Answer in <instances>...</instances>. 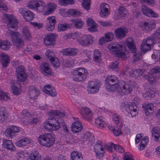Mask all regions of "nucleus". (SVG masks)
I'll return each mask as SVG.
<instances>
[{"instance_id": "f257e3e1", "label": "nucleus", "mask_w": 160, "mask_h": 160, "mask_svg": "<svg viewBox=\"0 0 160 160\" xmlns=\"http://www.w3.org/2000/svg\"><path fill=\"white\" fill-rule=\"evenodd\" d=\"M3 17L4 22H8L7 27L10 31L9 34L12 42L18 48H22L24 46V44L21 38V35L18 32L12 31L13 29H17L18 28L17 20L11 14H3Z\"/></svg>"}, {"instance_id": "f03ea898", "label": "nucleus", "mask_w": 160, "mask_h": 160, "mask_svg": "<svg viewBox=\"0 0 160 160\" xmlns=\"http://www.w3.org/2000/svg\"><path fill=\"white\" fill-rule=\"evenodd\" d=\"M120 81L115 75L108 76L105 80L106 82L105 85L106 89L109 92L116 91Z\"/></svg>"}, {"instance_id": "7ed1b4c3", "label": "nucleus", "mask_w": 160, "mask_h": 160, "mask_svg": "<svg viewBox=\"0 0 160 160\" xmlns=\"http://www.w3.org/2000/svg\"><path fill=\"white\" fill-rule=\"evenodd\" d=\"M39 143L41 145L49 147L52 146L55 142L54 135L51 133L42 134L38 138Z\"/></svg>"}, {"instance_id": "20e7f679", "label": "nucleus", "mask_w": 160, "mask_h": 160, "mask_svg": "<svg viewBox=\"0 0 160 160\" xmlns=\"http://www.w3.org/2000/svg\"><path fill=\"white\" fill-rule=\"evenodd\" d=\"M108 48L112 54L119 58L125 60L127 58L126 54L127 51H123L122 46L117 43L112 44L108 45Z\"/></svg>"}, {"instance_id": "39448f33", "label": "nucleus", "mask_w": 160, "mask_h": 160, "mask_svg": "<svg viewBox=\"0 0 160 160\" xmlns=\"http://www.w3.org/2000/svg\"><path fill=\"white\" fill-rule=\"evenodd\" d=\"M27 5L29 9L34 10L38 12H43L46 8L44 2L41 0L31 1L28 2Z\"/></svg>"}, {"instance_id": "423d86ee", "label": "nucleus", "mask_w": 160, "mask_h": 160, "mask_svg": "<svg viewBox=\"0 0 160 160\" xmlns=\"http://www.w3.org/2000/svg\"><path fill=\"white\" fill-rule=\"evenodd\" d=\"M72 74L75 77L73 80L76 82H81L85 79L88 74L87 71L85 68H77L73 71Z\"/></svg>"}, {"instance_id": "0eeeda50", "label": "nucleus", "mask_w": 160, "mask_h": 160, "mask_svg": "<svg viewBox=\"0 0 160 160\" xmlns=\"http://www.w3.org/2000/svg\"><path fill=\"white\" fill-rule=\"evenodd\" d=\"M57 118L50 117L45 121L43 126L45 129L48 131L52 132L59 129V124Z\"/></svg>"}, {"instance_id": "6e6552de", "label": "nucleus", "mask_w": 160, "mask_h": 160, "mask_svg": "<svg viewBox=\"0 0 160 160\" xmlns=\"http://www.w3.org/2000/svg\"><path fill=\"white\" fill-rule=\"evenodd\" d=\"M133 89L132 86L123 80H121L119 83L117 91L121 95L127 94L131 93Z\"/></svg>"}, {"instance_id": "1a4fd4ad", "label": "nucleus", "mask_w": 160, "mask_h": 160, "mask_svg": "<svg viewBox=\"0 0 160 160\" xmlns=\"http://www.w3.org/2000/svg\"><path fill=\"white\" fill-rule=\"evenodd\" d=\"M154 43V40L151 36L148 37L142 41L140 48L141 51L145 53L147 51L150 50Z\"/></svg>"}, {"instance_id": "9d476101", "label": "nucleus", "mask_w": 160, "mask_h": 160, "mask_svg": "<svg viewBox=\"0 0 160 160\" xmlns=\"http://www.w3.org/2000/svg\"><path fill=\"white\" fill-rule=\"evenodd\" d=\"M100 87V83L98 80L90 81L87 86V90L89 93H95L98 92Z\"/></svg>"}, {"instance_id": "9b49d317", "label": "nucleus", "mask_w": 160, "mask_h": 160, "mask_svg": "<svg viewBox=\"0 0 160 160\" xmlns=\"http://www.w3.org/2000/svg\"><path fill=\"white\" fill-rule=\"evenodd\" d=\"M20 128L15 126H12L7 128L5 132V136L8 138L15 137L17 133L20 131Z\"/></svg>"}, {"instance_id": "f8f14e48", "label": "nucleus", "mask_w": 160, "mask_h": 160, "mask_svg": "<svg viewBox=\"0 0 160 160\" xmlns=\"http://www.w3.org/2000/svg\"><path fill=\"white\" fill-rule=\"evenodd\" d=\"M78 43L82 46H87L90 45L93 42V37L91 35L82 36L79 39H78Z\"/></svg>"}, {"instance_id": "ddd939ff", "label": "nucleus", "mask_w": 160, "mask_h": 160, "mask_svg": "<svg viewBox=\"0 0 160 160\" xmlns=\"http://www.w3.org/2000/svg\"><path fill=\"white\" fill-rule=\"evenodd\" d=\"M18 11L23 16L26 21L32 20L34 18V14L31 11L27 10L23 8H20Z\"/></svg>"}, {"instance_id": "4468645a", "label": "nucleus", "mask_w": 160, "mask_h": 160, "mask_svg": "<svg viewBox=\"0 0 160 160\" xmlns=\"http://www.w3.org/2000/svg\"><path fill=\"white\" fill-rule=\"evenodd\" d=\"M142 29L145 32H148L154 29L156 27V23L154 21L141 22L140 25Z\"/></svg>"}, {"instance_id": "2eb2a0df", "label": "nucleus", "mask_w": 160, "mask_h": 160, "mask_svg": "<svg viewBox=\"0 0 160 160\" xmlns=\"http://www.w3.org/2000/svg\"><path fill=\"white\" fill-rule=\"evenodd\" d=\"M108 4L105 3H102L100 6V16L102 18L107 17L110 14V11L108 10Z\"/></svg>"}, {"instance_id": "dca6fc26", "label": "nucleus", "mask_w": 160, "mask_h": 160, "mask_svg": "<svg viewBox=\"0 0 160 160\" xmlns=\"http://www.w3.org/2000/svg\"><path fill=\"white\" fill-rule=\"evenodd\" d=\"M81 114L83 119L90 120L92 117V113L88 108L83 107L81 108Z\"/></svg>"}, {"instance_id": "f3484780", "label": "nucleus", "mask_w": 160, "mask_h": 160, "mask_svg": "<svg viewBox=\"0 0 160 160\" xmlns=\"http://www.w3.org/2000/svg\"><path fill=\"white\" fill-rule=\"evenodd\" d=\"M56 21L54 17H48L47 20L45 28L48 31H52L55 28Z\"/></svg>"}, {"instance_id": "a211bd4d", "label": "nucleus", "mask_w": 160, "mask_h": 160, "mask_svg": "<svg viewBox=\"0 0 160 160\" xmlns=\"http://www.w3.org/2000/svg\"><path fill=\"white\" fill-rule=\"evenodd\" d=\"M41 72L46 76L52 74V71L50 66L47 63L42 62L40 65Z\"/></svg>"}, {"instance_id": "6ab92c4d", "label": "nucleus", "mask_w": 160, "mask_h": 160, "mask_svg": "<svg viewBox=\"0 0 160 160\" xmlns=\"http://www.w3.org/2000/svg\"><path fill=\"white\" fill-rule=\"evenodd\" d=\"M127 29L125 28H120L116 29L114 31L115 35L118 38L121 39L127 35Z\"/></svg>"}, {"instance_id": "aec40b11", "label": "nucleus", "mask_w": 160, "mask_h": 160, "mask_svg": "<svg viewBox=\"0 0 160 160\" xmlns=\"http://www.w3.org/2000/svg\"><path fill=\"white\" fill-rule=\"evenodd\" d=\"M82 140L84 141H88L90 144H93L95 142L94 137L93 134L89 132H87L84 135L83 139L78 140L77 139V140L76 141L78 142Z\"/></svg>"}, {"instance_id": "412c9836", "label": "nucleus", "mask_w": 160, "mask_h": 160, "mask_svg": "<svg viewBox=\"0 0 160 160\" xmlns=\"http://www.w3.org/2000/svg\"><path fill=\"white\" fill-rule=\"evenodd\" d=\"M76 121L73 122L72 125V130L74 133H77L81 131L82 129V126L79 119L76 118Z\"/></svg>"}, {"instance_id": "4be33fe9", "label": "nucleus", "mask_w": 160, "mask_h": 160, "mask_svg": "<svg viewBox=\"0 0 160 160\" xmlns=\"http://www.w3.org/2000/svg\"><path fill=\"white\" fill-rule=\"evenodd\" d=\"M114 38V35L112 32H108L105 34V37L99 39V43L100 45H102L106 42L112 40Z\"/></svg>"}, {"instance_id": "5701e85b", "label": "nucleus", "mask_w": 160, "mask_h": 160, "mask_svg": "<svg viewBox=\"0 0 160 160\" xmlns=\"http://www.w3.org/2000/svg\"><path fill=\"white\" fill-rule=\"evenodd\" d=\"M43 90L44 93L49 95L52 97H55L57 95V92L54 88L49 85H46L43 87Z\"/></svg>"}, {"instance_id": "b1692460", "label": "nucleus", "mask_w": 160, "mask_h": 160, "mask_svg": "<svg viewBox=\"0 0 160 160\" xmlns=\"http://www.w3.org/2000/svg\"><path fill=\"white\" fill-rule=\"evenodd\" d=\"M56 34L50 33L46 36L44 38V42L47 46L52 45L55 43V37Z\"/></svg>"}, {"instance_id": "393cba45", "label": "nucleus", "mask_w": 160, "mask_h": 160, "mask_svg": "<svg viewBox=\"0 0 160 160\" xmlns=\"http://www.w3.org/2000/svg\"><path fill=\"white\" fill-rule=\"evenodd\" d=\"M151 132L154 140L157 142H160V128L157 127H154Z\"/></svg>"}, {"instance_id": "a878e982", "label": "nucleus", "mask_w": 160, "mask_h": 160, "mask_svg": "<svg viewBox=\"0 0 160 160\" xmlns=\"http://www.w3.org/2000/svg\"><path fill=\"white\" fill-rule=\"evenodd\" d=\"M121 108L122 111L125 113L126 112L129 113L132 111H134V110H136V109L134 108L132 105H130L127 102L122 103L121 105Z\"/></svg>"}, {"instance_id": "bb28decb", "label": "nucleus", "mask_w": 160, "mask_h": 160, "mask_svg": "<svg viewBox=\"0 0 160 160\" xmlns=\"http://www.w3.org/2000/svg\"><path fill=\"white\" fill-rule=\"evenodd\" d=\"M0 60L1 63L3 68L7 67L9 63V58L8 56L2 53L0 54Z\"/></svg>"}, {"instance_id": "cd10ccee", "label": "nucleus", "mask_w": 160, "mask_h": 160, "mask_svg": "<svg viewBox=\"0 0 160 160\" xmlns=\"http://www.w3.org/2000/svg\"><path fill=\"white\" fill-rule=\"evenodd\" d=\"M100 141L97 142L94 146V150L97 156L102 157L104 153L103 149L100 143Z\"/></svg>"}, {"instance_id": "c85d7f7f", "label": "nucleus", "mask_w": 160, "mask_h": 160, "mask_svg": "<svg viewBox=\"0 0 160 160\" xmlns=\"http://www.w3.org/2000/svg\"><path fill=\"white\" fill-rule=\"evenodd\" d=\"M2 145L6 148L11 151H13L15 150V148L11 140L6 139H3Z\"/></svg>"}, {"instance_id": "c756f323", "label": "nucleus", "mask_w": 160, "mask_h": 160, "mask_svg": "<svg viewBox=\"0 0 160 160\" xmlns=\"http://www.w3.org/2000/svg\"><path fill=\"white\" fill-rule=\"evenodd\" d=\"M78 50L74 48H66L62 50V52L64 55L72 56L76 55Z\"/></svg>"}, {"instance_id": "7c9ffc66", "label": "nucleus", "mask_w": 160, "mask_h": 160, "mask_svg": "<svg viewBox=\"0 0 160 160\" xmlns=\"http://www.w3.org/2000/svg\"><path fill=\"white\" fill-rule=\"evenodd\" d=\"M29 91L30 95L32 98L36 99L39 95V91L34 86L30 87Z\"/></svg>"}, {"instance_id": "2f4dec72", "label": "nucleus", "mask_w": 160, "mask_h": 160, "mask_svg": "<svg viewBox=\"0 0 160 160\" xmlns=\"http://www.w3.org/2000/svg\"><path fill=\"white\" fill-rule=\"evenodd\" d=\"M127 45L132 53H135L136 51V46L131 38H128L126 41Z\"/></svg>"}, {"instance_id": "473e14b6", "label": "nucleus", "mask_w": 160, "mask_h": 160, "mask_svg": "<svg viewBox=\"0 0 160 160\" xmlns=\"http://www.w3.org/2000/svg\"><path fill=\"white\" fill-rule=\"evenodd\" d=\"M32 141V140L27 138L21 139L18 141L16 143V145L18 147H20L24 146L27 144L31 143Z\"/></svg>"}, {"instance_id": "72a5a7b5", "label": "nucleus", "mask_w": 160, "mask_h": 160, "mask_svg": "<svg viewBox=\"0 0 160 160\" xmlns=\"http://www.w3.org/2000/svg\"><path fill=\"white\" fill-rule=\"evenodd\" d=\"M41 156L38 152L35 151L29 154L27 160H41Z\"/></svg>"}, {"instance_id": "f704fd0d", "label": "nucleus", "mask_w": 160, "mask_h": 160, "mask_svg": "<svg viewBox=\"0 0 160 160\" xmlns=\"http://www.w3.org/2000/svg\"><path fill=\"white\" fill-rule=\"evenodd\" d=\"M70 21L74 25V27L77 29L81 28L83 25L82 21L79 19H72Z\"/></svg>"}, {"instance_id": "c9c22d12", "label": "nucleus", "mask_w": 160, "mask_h": 160, "mask_svg": "<svg viewBox=\"0 0 160 160\" xmlns=\"http://www.w3.org/2000/svg\"><path fill=\"white\" fill-rule=\"evenodd\" d=\"M71 160H82V154L77 151H73L71 154Z\"/></svg>"}, {"instance_id": "e433bc0d", "label": "nucleus", "mask_w": 160, "mask_h": 160, "mask_svg": "<svg viewBox=\"0 0 160 160\" xmlns=\"http://www.w3.org/2000/svg\"><path fill=\"white\" fill-rule=\"evenodd\" d=\"M95 123L96 126L101 129L104 127L105 122L102 117H99L95 119Z\"/></svg>"}, {"instance_id": "4c0bfd02", "label": "nucleus", "mask_w": 160, "mask_h": 160, "mask_svg": "<svg viewBox=\"0 0 160 160\" xmlns=\"http://www.w3.org/2000/svg\"><path fill=\"white\" fill-rule=\"evenodd\" d=\"M7 117L5 108L3 107H0V123L4 121Z\"/></svg>"}, {"instance_id": "58836bf2", "label": "nucleus", "mask_w": 160, "mask_h": 160, "mask_svg": "<svg viewBox=\"0 0 160 160\" xmlns=\"http://www.w3.org/2000/svg\"><path fill=\"white\" fill-rule=\"evenodd\" d=\"M11 46L10 42L7 40L2 41L0 40V48L2 49L7 50L9 49Z\"/></svg>"}, {"instance_id": "ea45409f", "label": "nucleus", "mask_w": 160, "mask_h": 160, "mask_svg": "<svg viewBox=\"0 0 160 160\" xmlns=\"http://www.w3.org/2000/svg\"><path fill=\"white\" fill-rule=\"evenodd\" d=\"M72 26V24L67 23L59 24L58 26V30L59 31H63L71 28Z\"/></svg>"}, {"instance_id": "a19ab883", "label": "nucleus", "mask_w": 160, "mask_h": 160, "mask_svg": "<svg viewBox=\"0 0 160 160\" xmlns=\"http://www.w3.org/2000/svg\"><path fill=\"white\" fill-rule=\"evenodd\" d=\"M142 70L141 69H136L134 70H132L130 72V75L135 78H138L142 75Z\"/></svg>"}, {"instance_id": "79ce46f5", "label": "nucleus", "mask_w": 160, "mask_h": 160, "mask_svg": "<svg viewBox=\"0 0 160 160\" xmlns=\"http://www.w3.org/2000/svg\"><path fill=\"white\" fill-rule=\"evenodd\" d=\"M57 7V5L54 3L49 2L48 5V10L45 12V14L48 15L54 12Z\"/></svg>"}, {"instance_id": "37998d69", "label": "nucleus", "mask_w": 160, "mask_h": 160, "mask_svg": "<svg viewBox=\"0 0 160 160\" xmlns=\"http://www.w3.org/2000/svg\"><path fill=\"white\" fill-rule=\"evenodd\" d=\"M101 52L98 50H95L94 51V60L96 62H99L101 61Z\"/></svg>"}, {"instance_id": "c03bdc74", "label": "nucleus", "mask_w": 160, "mask_h": 160, "mask_svg": "<svg viewBox=\"0 0 160 160\" xmlns=\"http://www.w3.org/2000/svg\"><path fill=\"white\" fill-rule=\"evenodd\" d=\"M22 34L28 39H30L31 37L28 27H24L22 28Z\"/></svg>"}, {"instance_id": "a18cd8bd", "label": "nucleus", "mask_w": 160, "mask_h": 160, "mask_svg": "<svg viewBox=\"0 0 160 160\" xmlns=\"http://www.w3.org/2000/svg\"><path fill=\"white\" fill-rule=\"evenodd\" d=\"M151 36L154 40V43L156 42L157 41L160 42V30L156 31Z\"/></svg>"}, {"instance_id": "49530a36", "label": "nucleus", "mask_w": 160, "mask_h": 160, "mask_svg": "<svg viewBox=\"0 0 160 160\" xmlns=\"http://www.w3.org/2000/svg\"><path fill=\"white\" fill-rule=\"evenodd\" d=\"M16 75L18 81L24 82L27 79L28 76L26 73L17 74Z\"/></svg>"}, {"instance_id": "de8ad7c7", "label": "nucleus", "mask_w": 160, "mask_h": 160, "mask_svg": "<svg viewBox=\"0 0 160 160\" xmlns=\"http://www.w3.org/2000/svg\"><path fill=\"white\" fill-rule=\"evenodd\" d=\"M68 14L77 17L80 16L81 15V13L78 11L71 9L68 10Z\"/></svg>"}, {"instance_id": "09e8293b", "label": "nucleus", "mask_w": 160, "mask_h": 160, "mask_svg": "<svg viewBox=\"0 0 160 160\" xmlns=\"http://www.w3.org/2000/svg\"><path fill=\"white\" fill-rule=\"evenodd\" d=\"M50 115L54 116L56 117L60 116L62 117L65 115V113L64 112H60L59 111L52 110L49 113Z\"/></svg>"}, {"instance_id": "8fccbe9b", "label": "nucleus", "mask_w": 160, "mask_h": 160, "mask_svg": "<svg viewBox=\"0 0 160 160\" xmlns=\"http://www.w3.org/2000/svg\"><path fill=\"white\" fill-rule=\"evenodd\" d=\"M45 54L51 62L54 60V54L52 51L48 50H47Z\"/></svg>"}, {"instance_id": "3c124183", "label": "nucleus", "mask_w": 160, "mask_h": 160, "mask_svg": "<svg viewBox=\"0 0 160 160\" xmlns=\"http://www.w3.org/2000/svg\"><path fill=\"white\" fill-rule=\"evenodd\" d=\"M59 4L62 6H66L68 4H72L74 3L73 0H59Z\"/></svg>"}, {"instance_id": "603ef678", "label": "nucleus", "mask_w": 160, "mask_h": 160, "mask_svg": "<svg viewBox=\"0 0 160 160\" xmlns=\"http://www.w3.org/2000/svg\"><path fill=\"white\" fill-rule=\"evenodd\" d=\"M141 9L143 14L146 16H148L151 9L148 8L146 5H143L141 6Z\"/></svg>"}, {"instance_id": "864d4df0", "label": "nucleus", "mask_w": 160, "mask_h": 160, "mask_svg": "<svg viewBox=\"0 0 160 160\" xmlns=\"http://www.w3.org/2000/svg\"><path fill=\"white\" fill-rule=\"evenodd\" d=\"M119 13L122 17H124L128 13L127 9L124 7L120 6L118 8Z\"/></svg>"}, {"instance_id": "5fc2aeb1", "label": "nucleus", "mask_w": 160, "mask_h": 160, "mask_svg": "<svg viewBox=\"0 0 160 160\" xmlns=\"http://www.w3.org/2000/svg\"><path fill=\"white\" fill-rule=\"evenodd\" d=\"M80 2L82 0H78ZM83 2L82 3V6L83 8L87 10H88L90 8V0H82Z\"/></svg>"}, {"instance_id": "6e6d98bb", "label": "nucleus", "mask_w": 160, "mask_h": 160, "mask_svg": "<svg viewBox=\"0 0 160 160\" xmlns=\"http://www.w3.org/2000/svg\"><path fill=\"white\" fill-rule=\"evenodd\" d=\"M10 98L6 92H5L2 90H0V99L1 100H7Z\"/></svg>"}, {"instance_id": "4d7b16f0", "label": "nucleus", "mask_w": 160, "mask_h": 160, "mask_svg": "<svg viewBox=\"0 0 160 160\" xmlns=\"http://www.w3.org/2000/svg\"><path fill=\"white\" fill-rule=\"evenodd\" d=\"M16 74H17L26 73L25 68L22 65L18 67L16 69Z\"/></svg>"}, {"instance_id": "13d9d810", "label": "nucleus", "mask_w": 160, "mask_h": 160, "mask_svg": "<svg viewBox=\"0 0 160 160\" xmlns=\"http://www.w3.org/2000/svg\"><path fill=\"white\" fill-rule=\"evenodd\" d=\"M139 1L141 3L146 4L151 6L154 5L156 3L155 0H140Z\"/></svg>"}, {"instance_id": "bf43d9fd", "label": "nucleus", "mask_w": 160, "mask_h": 160, "mask_svg": "<svg viewBox=\"0 0 160 160\" xmlns=\"http://www.w3.org/2000/svg\"><path fill=\"white\" fill-rule=\"evenodd\" d=\"M143 96L146 99L149 100L154 96V93L153 92H148L144 94Z\"/></svg>"}, {"instance_id": "052dcab7", "label": "nucleus", "mask_w": 160, "mask_h": 160, "mask_svg": "<svg viewBox=\"0 0 160 160\" xmlns=\"http://www.w3.org/2000/svg\"><path fill=\"white\" fill-rule=\"evenodd\" d=\"M142 107L145 110H150L152 111V108H154L153 104L152 103L148 104L144 103Z\"/></svg>"}, {"instance_id": "680f3d73", "label": "nucleus", "mask_w": 160, "mask_h": 160, "mask_svg": "<svg viewBox=\"0 0 160 160\" xmlns=\"http://www.w3.org/2000/svg\"><path fill=\"white\" fill-rule=\"evenodd\" d=\"M123 160H134L132 155L130 153H127L124 154Z\"/></svg>"}, {"instance_id": "e2e57ef3", "label": "nucleus", "mask_w": 160, "mask_h": 160, "mask_svg": "<svg viewBox=\"0 0 160 160\" xmlns=\"http://www.w3.org/2000/svg\"><path fill=\"white\" fill-rule=\"evenodd\" d=\"M120 118L117 114H114L112 115V120L116 124H118L119 122Z\"/></svg>"}, {"instance_id": "0e129e2a", "label": "nucleus", "mask_w": 160, "mask_h": 160, "mask_svg": "<svg viewBox=\"0 0 160 160\" xmlns=\"http://www.w3.org/2000/svg\"><path fill=\"white\" fill-rule=\"evenodd\" d=\"M114 149L118 152L123 153L124 152V148L123 147L119 145H115Z\"/></svg>"}, {"instance_id": "69168bd1", "label": "nucleus", "mask_w": 160, "mask_h": 160, "mask_svg": "<svg viewBox=\"0 0 160 160\" xmlns=\"http://www.w3.org/2000/svg\"><path fill=\"white\" fill-rule=\"evenodd\" d=\"M98 27V25L97 23H94L92 25L90 26L88 28V30L90 32H95L97 31V28Z\"/></svg>"}, {"instance_id": "338daca9", "label": "nucleus", "mask_w": 160, "mask_h": 160, "mask_svg": "<svg viewBox=\"0 0 160 160\" xmlns=\"http://www.w3.org/2000/svg\"><path fill=\"white\" fill-rule=\"evenodd\" d=\"M30 23L35 28H42L43 24L42 23H38L37 22H31Z\"/></svg>"}, {"instance_id": "774afa93", "label": "nucleus", "mask_w": 160, "mask_h": 160, "mask_svg": "<svg viewBox=\"0 0 160 160\" xmlns=\"http://www.w3.org/2000/svg\"><path fill=\"white\" fill-rule=\"evenodd\" d=\"M151 73L152 74L160 72V67H154L151 70Z\"/></svg>"}]
</instances>
